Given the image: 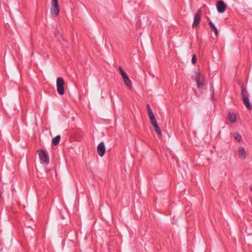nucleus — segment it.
<instances>
[{
  "mask_svg": "<svg viewBox=\"0 0 252 252\" xmlns=\"http://www.w3.org/2000/svg\"><path fill=\"white\" fill-rule=\"evenodd\" d=\"M242 90L241 93V99L246 106V107L249 110L252 109V105L251 104L249 100V94L245 88L242 87Z\"/></svg>",
  "mask_w": 252,
  "mask_h": 252,
  "instance_id": "obj_1",
  "label": "nucleus"
},
{
  "mask_svg": "<svg viewBox=\"0 0 252 252\" xmlns=\"http://www.w3.org/2000/svg\"><path fill=\"white\" fill-rule=\"evenodd\" d=\"M64 81L62 77H58L57 79V89L60 95L64 94Z\"/></svg>",
  "mask_w": 252,
  "mask_h": 252,
  "instance_id": "obj_2",
  "label": "nucleus"
},
{
  "mask_svg": "<svg viewBox=\"0 0 252 252\" xmlns=\"http://www.w3.org/2000/svg\"><path fill=\"white\" fill-rule=\"evenodd\" d=\"M60 6L58 1L51 2L50 10L51 14L52 17H55L58 16L60 12Z\"/></svg>",
  "mask_w": 252,
  "mask_h": 252,
  "instance_id": "obj_3",
  "label": "nucleus"
},
{
  "mask_svg": "<svg viewBox=\"0 0 252 252\" xmlns=\"http://www.w3.org/2000/svg\"><path fill=\"white\" fill-rule=\"evenodd\" d=\"M39 158L41 163L48 164L49 163V158L48 154L43 150L38 151Z\"/></svg>",
  "mask_w": 252,
  "mask_h": 252,
  "instance_id": "obj_4",
  "label": "nucleus"
},
{
  "mask_svg": "<svg viewBox=\"0 0 252 252\" xmlns=\"http://www.w3.org/2000/svg\"><path fill=\"white\" fill-rule=\"evenodd\" d=\"M202 15V10L199 9L194 16V20L192 25L193 28L196 27L200 23L201 20V16Z\"/></svg>",
  "mask_w": 252,
  "mask_h": 252,
  "instance_id": "obj_5",
  "label": "nucleus"
},
{
  "mask_svg": "<svg viewBox=\"0 0 252 252\" xmlns=\"http://www.w3.org/2000/svg\"><path fill=\"white\" fill-rule=\"evenodd\" d=\"M216 6L217 10L220 13H223L224 12L226 8L225 3L222 0H219L217 1Z\"/></svg>",
  "mask_w": 252,
  "mask_h": 252,
  "instance_id": "obj_6",
  "label": "nucleus"
},
{
  "mask_svg": "<svg viewBox=\"0 0 252 252\" xmlns=\"http://www.w3.org/2000/svg\"><path fill=\"white\" fill-rule=\"evenodd\" d=\"M106 151V148L103 142L99 143L97 147V152L100 157H103Z\"/></svg>",
  "mask_w": 252,
  "mask_h": 252,
  "instance_id": "obj_7",
  "label": "nucleus"
},
{
  "mask_svg": "<svg viewBox=\"0 0 252 252\" xmlns=\"http://www.w3.org/2000/svg\"><path fill=\"white\" fill-rule=\"evenodd\" d=\"M195 81L196 82L197 86L198 88H202L204 85L203 83L202 82L204 80V77L200 73L197 72V71L195 72Z\"/></svg>",
  "mask_w": 252,
  "mask_h": 252,
  "instance_id": "obj_8",
  "label": "nucleus"
},
{
  "mask_svg": "<svg viewBox=\"0 0 252 252\" xmlns=\"http://www.w3.org/2000/svg\"><path fill=\"white\" fill-rule=\"evenodd\" d=\"M122 76L123 77V80L124 81L125 84L127 87H128L129 88H131L132 84H131V81L129 79L126 73V72H125V73H123L122 74Z\"/></svg>",
  "mask_w": 252,
  "mask_h": 252,
  "instance_id": "obj_9",
  "label": "nucleus"
},
{
  "mask_svg": "<svg viewBox=\"0 0 252 252\" xmlns=\"http://www.w3.org/2000/svg\"><path fill=\"white\" fill-rule=\"evenodd\" d=\"M238 156L240 158L245 159L246 158V153L245 148L243 147H239Z\"/></svg>",
  "mask_w": 252,
  "mask_h": 252,
  "instance_id": "obj_10",
  "label": "nucleus"
},
{
  "mask_svg": "<svg viewBox=\"0 0 252 252\" xmlns=\"http://www.w3.org/2000/svg\"><path fill=\"white\" fill-rule=\"evenodd\" d=\"M207 19L209 21V25L210 27L211 30L213 31L216 36H218L219 32L217 27L213 23V22L211 21L209 17H207Z\"/></svg>",
  "mask_w": 252,
  "mask_h": 252,
  "instance_id": "obj_11",
  "label": "nucleus"
},
{
  "mask_svg": "<svg viewBox=\"0 0 252 252\" xmlns=\"http://www.w3.org/2000/svg\"><path fill=\"white\" fill-rule=\"evenodd\" d=\"M227 118L231 123H234L236 120V115L233 113H229Z\"/></svg>",
  "mask_w": 252,
  "mask_h": 252,
  "instance_id": "obj_12",
  "label": "nucleus"
},
{
  "mask_svg": "<svg viewBox=\"0 0 252 252\" xmlns=\"http://www.w3.org/2000/svg\"><path fill=\"white\" fill-rule=\"evenodd\" d=\"M55 36L58 39L59 41L61 42L62 40L64 41V39L62 36V34H60L59 31L56 29L55 32Z\"/></svg>",
  "mask_w": 252,
  "mask_h": 252,
  "instance_id": "obj_13",
  "label": "nucleus"
},
{
  "mask_svg": "<svg viewBox=\"0 0 252 252\" xmlns=\"http://www.w3.org/2000/svg\"><path fill=\"white\" fill-rule=\"evenodd\" d=\"M60 140H61V136L60 135H57L52 139L53 145H54L55 146L58 145L59 144Z\"/></svg>",
  "mask_w": 252,
  "mask_h": 252,
  "instance_id": "obj_14",
  "label": "nucleus"
},
{
  "mask_svg": "<svg viewBox=\"0 0 252 252\" xmlns=\"http://www.w3.org/2000/svg\"><path fill=\"white\" fill-rule=\"evenodd\" d=\"M233 136L238 141H241L242 140L241 136L237 132H235L233 134Z\"/></svg>",
  "mask_w": 252,
  "mask_h": 252,
  "instance_id": "obj_15",
  "label": "nucleus"
},
{
  "mask_svg": "<svg viewBox=\"0 0 252 252\" xmlns=\"http://www.w3.org/2000/svg\"><path fill=\"white\" fill-rule=\"evenodd\" d=\"M154 129H155L156 132L157 133V134L158 136H161V131L160 129L158 126L154 127Z\"/></svg>",
  "mask_w": 252,
  "mask_h": 252,
  "instance_id": "obj_16",
  "label": "nucleus"
},
{
  "mask_svg": "<svg viewBox=\"0 0 252 252\" xmlns=\"http://www.w3.org/2000/svg\"><path fill=\"white\" fill-rule=\"evenodd\" d=\"M4 192V189L3 187H0V202L2 200V194Z\"/></svg>",
  "mask_w": 252,
  "mask_h": 252,
  "instance_id": "obj_17",
  "label": "nucleus"
},
{
  "mask_svg": "<svg viewBox=\"0 0 252 252\" xmlns=\"http://www.w3.org/2000/svg\"><path fill=\"white\" fill-rule=\"evenodd\" d=\"M197 58L195 54H193L192 57L191 63L192 64H195L196 63Z\"/></svg>",
  "mask_w": 252,
  "mask_h": 252,
  "instance_id": "obj_18",
  "label": "nucleus"
},
{
  "mask_svg": "<svg viewBox=\"0 0 252 252\" xmlns=\"http://www.w3.org/2000/svg\"><path fill=\"white\" fill-rule=\"evenodd\" d=\"M149 119L155 117V115L153 111L147 112Z\"/></svg>",
  "mask_w": 252,
  "mask_h": 252,
  "instance_id": "obj_19",
  "label": "nucleus"
},
{
  "mask_svg": "<svg viewBox=\"0 0 252 252\" xmlns=\"http://www.w3.org/2000/svg\"><path fill=\"white\" fill-rule=\"evenodd\" d=\"M150 122H151V124H152L153 123H154L155 122H157V120H156V119L155 117L152 118H150Z\"/></svg>",
  "mask_w": 252,
  "mask_h": 252,
  "instance_id": "obj_20",
  "label": "nucleus"
},
{
  "mask_svg": "<svg viewBox=\"0 0 252 252\" xmlns=\"http://www.w3.org/2000/svg\"><path fill=\"white\" fill-rule=\"evenodd\" d=\"M146 108H147V112H149V111H153L152 110V109L151 108V106H150L149 104H147L146 105Z\"/></svg>",
  "mask_w": 252,
  "mask_h": 252,
  "instance_id": "obj_21",
  "label": "nucleus"
},
{
  "mask_svg": "<svg viewBox=\"0 0 252 252\" xmlns=\"http://www.w3.org/2000/svg\"><path fill=\"white\" fill-rule=\"evenodd\" d=\"M119 70L121 75L123 73H125V71L123 70V68L121 66H120L119 67Z\"/></svg>",
  "mask_w": 252,
  "mask_h": 252,
  "instance_id": "obj_22",
  "label": "nucleus"
},
{
  "mask_svg": "<svg viewBox=\"0 0 252 252\" xmlns=\"http://www.w3.org/2000/svg\"><path fill=\"white\" fill-rule=\"evenodd\" d=\"M152 125L153 126L154 128L158 126L157 122L153 123Z\"/></svg>",
  "mask_w": 252,
  "mask_h": 252,
  "instance_id": "obj_23",
  "label": "nucleus"
},
{
  "mask_svg": "<svg viewBox=\"0 0 252 252\" xmlns=\"http://www.w3.org/2000/svg\"><path fill=\"white\" fill-rule=\"evenodd\" d=\"M58 1V0H51V2H54Z\"/></svg>",
  "mask_w": 252,
  "mask_h": 252,
  "instance_id": "obj_24",
  "label": "nucleus"
},
{
  "mask_svg": "<svg viewBox=\"0 0 252 252\" xmlns=\"http://www.w3.org/2000/svg\"><path fill=\"white\" fill-rule=\"evenodd\" d=\"M214 92H213V93H212V97H214Z\"/></svg>",
  "mask_w": 252,
  "mask_h": 252,
  "instance_id": "obj_25",
  "label": "nucleus"
},
{
  "mask_svg": "<svg viewBox=\"0 0 252 252\" xmlns=\"http://www.w3.org/2000/svg\"><path fill=\"white\" fill-rule=\"evenodd\" d=\"M250 189L251 190H252V186H251V187L250 188Z\"/></svg>",
  "mask_w": 252,
  "mask_h": 252,
  "instance_id": "obj_26",
  "label": "nucleus"
}]
</instances>
